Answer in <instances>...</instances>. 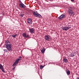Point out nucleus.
<instances>
[{"label":"nucleus","mask_w":79,"mask_h":79,"mask_svg":"<svg viewBox=\"0 0 79 79\" xmlns=\"http://www.w3.org/2000/svg\"><path fill=\"white\" fill-rule=\"evenodd\" d=\"M68 9V12L69 15L70 16H74L75 14L73 11L75 9L74 7V6H69Z\"/></svg>","instance_id":"1"},{"label":"nucleus","mask_w":79,"mask_h":79,"mask_svg":"<svg viewBox=\"0 0 79 79\" xmlns=\"http://www.w3.org/2000/svg\"><path fill=\"white\" fill-rule=\"evenodd\" d=\"M5 45L6 46V48L8 50L9 52H11L12 48H11V44H10V41L8 40H6L5 42Z\"/></svg>","instance_id":"2"},{"label":"nucleus","mask_w":79,"mask_h":79,"mask_svg":"<svg viewBox=\"0 0 79 79\" xmlns=\"http://www.w3.org/2000/svg\"><path fill=\"white\" fill-rule=\"evenodd\" d=\"M33 15L35 16V17H39V18H42V16L39 14L37 12L33 11L32 12Z\"/></svg>","instance_id":"3"},{"label":"nucleus","mask_w":79,"mask_h":79,"mask_svg":"<svg viewBox=\"0 0 79 79\" xmlns=\"http://www.w3.org/2000/svg\"><path fill=\"white\" fill-rule=\"evenodd\" d=\"M33 15L35 16V17H39V18H42V16L39 14L37 12L33 11L32 12Z\"/></svg>","instance_id":"4"},{"label":"nucleus","mask_w":79,"mask_h":79,"mask_svg":"<svg viewBox=\"0 0 79 79\" xmlns=\"http://www.w3.org/2000/svg\"><path fill=\"white\" fill-rule=\"evenodd\" d=\"M28 29L30 31V32L31 34H33L35 31V29L34 28H31L29 27L28 28Z\"/></svg>","instance_id":"5"},{"label":"nucleus","mask_w":79,"mask_h":79,"mask_svg":"<svg viewBox=\"0 0 79 79\" xmlns=\"http://www.w3.org/2000/svg\"><path fill=\"white\" fill-rule=\"evenodd\" d=\"M19 5L20 7L22 8H24L26 7V6L21 1H20V3L19 4Z\"/></svg>","instance_id":"6"},{"label":"nucleus","mask_w":79,"mask_h":79,"mask_svg":"<svg viewBox=\"0 0 79 79\" xmlns=\"http://www.w3.org/2000/svg\"><path fill=\"white\" fill-rule=\"evenodd\" d=\"M71 27H63L62 29L63 31H68V30H69Z\"/></svg>","instance_id":"7"},{"label":"nucleus","mask_w":79,"mask_h":79,"mask_svg":"<svg viewBox=\"0 0 79 79\" xmlns=\"http://www.w3.org/2000/svg\"><path fill=\"white\" fill-rule=\"evenodd\" d=\"M32 19L31 18H29L27 19V22L28 24H31L32 23Z\"/></svg>","instance_id":"8"},{"label":"nucleus","mask_w":79,"mask_h":79,"mask_svg":"<svg viewBox=\"0 0 79 79\" xmlns=\"http://www.w3.org/2000/svg\"><path fill=\"white\" fill-rule=\"evenodd\" d=\"M44 39L48 41H49V35H45V37H44Z\"/></svg>","instance_id":"9"},{"label":"nucleus","mask_w":79,"mask_h":79,"mask_svg":"<svg viewBox=\"0 0 79 79\" xmlns=\"http://www.w3.org/2000/svg\"><path fill=\"white\" fill-rule=\"evenodd\" d=\"M22 35L24 38H28L29 37V35H26V33H23Z\"/></svg>","instance_id":"10"},{"label":"nucleus","mask_w":79,"mask_h":79,"mask_svg":"<svg viewBox=\"0 0 79 79\" xmlns=\"http://www.w3.org/2000/svg\"><path fill=\"white\" fill-rule=\"evenodd\" d=\"M63 61L64 63H67L68 61V60L66 58H64L63 59Z\"/></svg>","instance_id":"11"},{"label":"nucleus","mask_w":79,"mask_h":79,"mask_svg":"<svg viewBox=\"0 0 79 79\" xmlns=\"http://www.w3.org/2000/svg\"><path fill=\"white\" fill-rule=\"evenodd\" d=\"M64 17V15H62L60 17H59L58 18L59 19H62V18H63Z\"/></svg>","instance_id":"12"},{"label":"nucleus","mask_w":79,"mask_h":79,"mask_svg":"<svg viewBox=\"0 0 79 79\" xmlns=\"http://www.w3.org/2000/svg\"><path fill=\"white\" fill-rule=\"evenodd\" d=\"M66 73H67V75L68 76H69V74H71V72H70V71L69 70H68V71H66Z\"/></svg>","instance_id":"13"},{"label":"nucleus","mask_w":79,"mask_h":79,"mask_svg":"<svg viewBox=\"0 0 79 79\" xmlns=\"http://www.w3.org/2000/svg\"><path fill=\"white\" fill-rule=\"evenodd\" d=\"M45 51V49L44 48H43L41 50V52L42 53H44Z\"/></svg>","instance_id":"14"},{"label":"nucleus","mask_w":79,"mask_h":79,"mask_svg":"<svg viewBox=\"0 0 79 79\" xmlns=\"http://www.w3.org/2000/svg\"><path fill=\"white\" fill-rule=\"evenodd\" d=\"M75 56V54H74V52L72 53L71 54V57H73V56Z\"/></svg>","instance_id":"15"},{"label":"nucleus","mask_w":79,"mask_h":79,"mask_svg":"<svg viewBox=\"0 0 79 79\" xmlns=\"http://www.w3.org/2000/svg\"><path fill=\"white\" fill-rule=\"evenodd\" d=\"M17 64H18V63H17L15 61V62L13 64L12 66H16Z\"/></svg>","instance_id":"16"},{"label":"nucleus","mask_w":79,"mask_h":79,"mask_svg":"<svg viewBox=\"0 0 79 79\" xmlns=\"http://www.w3.org/2000/svg\"><path fill=\"white\" fill-rule=\"evenodd\" d=\"M3 68V66L2 64H0V69H2Z\"/></svg>","instance_id":"17"},{"label":"nucleus","mask_w":79,"mask_h":79,"mask_svg":"<svg viewBox=\"0 0 79 79\" xmlns=\"http://www.w3.org/2000/svg\"><path fill=\"white\" fill-rule=\"evenodd\" d=\"M44 66H43L42 65H40V69H42L43 68H44Z\"/></svg>","instance_id":"18"},{"label":"nucleus","mask_w":79,"mask_h":79,"mask_svg":"<svg viewBox=\"0 0 79 79\" xmlns=\"http://www.w3.org/2000/svg\"><path fill=\"white\" fill-rule=\"evenodd\" d=\"M20 60H21V59L18 58L15 61H16L17 63H18Z\"/></svg>","instance_id":"19"},{"label":"nucleus","mask_w":79,"mask_h":79,"mask_svg":"<svg viewBox=\"0 0 79 79\" xmlns=\"http://www.w3.org/2000/svg\"><path fill=\"white\" fill-rule=\"evenodd\" d=\"M2 70V72H3L4 73H5V70L3 69V68L1 69Z\"/></svg>","instance_id":"20"},{"label":"nucleus","mask_w":79,"mask_h":79,"mask_svg":"<svg viewBox=\"0 0 79 79\" xmlns=\"http://www.w3.org/2000/svg\"><path fill=\"white\" fill-rule=\"evenodd\" d=\"M11 36L12 37H14V38H15V37H16V34H15V35H12Z\"/></svg>","instance_id":"21"},{"label":"nucleus","mask_w":79,"mask_h":79,"mask_svg":"<svg viewBox=\"0 0 79 79\" xmlns=\"http://www.w3.org/2000/svg\"><path fill=\"white\" fill-rule=\"evenodd\" d=\"M20 16L21 17H23V16H24V14H20Z\"/></svg>","instance_id":"22"},{"label":"nucleus","mask_w":79,"mask_h":79,"mask_svg":"<svg viewBox=\"0 0 79 79\" xmlns=\"http://www.w3.org/2000/svg\"><path fill=\"white\" fill-rule=\"evenodd\" d=\"M4 51L5 52H6V53L7 52V50L6 49H4Z\"/></svg>","instance_id":"23"},{"label":"nucleus","mask_w":79,"mask_h":79,"mask_svg":"<svg viewBox=\"0 0 79 79\" xmlns=\"http://www.w3.org/2000/svg\"><path fill=\"white\" fill-rule=\"evenodd\" d=\"M15 67H16V66H15L13 68H12V69H13V70H14L15 69Z\"/></svg>","instance_id":"24"},{"label":"nucleus","mask_w":79,"mask_h":79,"mask_svg":"<svg viewBox=\"0 0 79 79\" xmlns=\"http://www.w3.org/2000/svg\"><path fill=\"white\" fill-rule=\"evenodd\" d=\"M19 58L20 59V58H22V57L20 56L19 57Z\"/></svg>","instance_id":"25"},{"label":"nucleus","mask_w":79,"mask_h":79,"mask_svg":"<svg viewBox=\"0 0 79 79\" xmlns=\"http://www.w3.org/2000/svg\"><path fill=\"white\" fill-rule=\"evenodd\" d=\"M71 1L72 2H74V0H71Z\"/></svg>","instance_id":"26"},{"label":"nucleus","mask_w":79,"mask_h":79,"mask_svg":"<svg viewBox=\"0 0 79 79\" xmlns=\"http://www.w3.org/2000/svg\"><path fill=\"white\" fill-rule=\"evenodd\" d=\"M76 79H79V77H77V78Z\"/></svg>","instance_id":"27"},{"label":"nucleus","mask_w":79,"mask_h":79,"mask_svg":"<svg viewBox=\"0 0 79 79\" xmlns=\"http://www.w3.org/2000/svg\"><path fill=\"white\" fill-rule=\"evenodd\" d=\"M49 1L50 2H52V0H49Z\"/></svg>","instance_id":"28"}]
</instances>
